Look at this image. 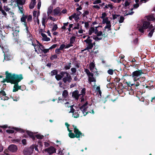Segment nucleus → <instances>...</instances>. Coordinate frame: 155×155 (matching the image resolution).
I'll return each mask as SVG.
<instances>
[{"label":"nucleus","mask_w":155,"mask_h":155,"mask_svg":"<svg viewBox=\"0 0 155 155\" xmlns=\"http://www.w3.org/2000/svg\"><path fill=\"white\" fill-rule=\"evenodd\" d=\"M41 35L43 38V40L46 41H50V38H49L45 34L41 33Z\"/></svg>","instance_id":"obj_17"},{"label":"nucleus","mask_w":155,"mask_h":155,"mask_svg":"<svg viewBox=\"0 0 155 155\" xmlns=\"http://www.w3.org/2000/svg\"><path fill=\"white\" fill-rule=\"evenodd\" d=\"M65 45L64 44H62L61 45V46L59 48L61 50H62L64 48V47L65 48Z\"/></svg>","instance_id":"obj_63"},{"label":"nucleus","mask_w":155,"mask_h":155,"mask_svg":"<svg viewBox=\"0 0 155 155\" xmlns=\"http://www.w3.org/2000/svg\"><path fill=\"white\" fill-rule=\"evenodd\" d=\"M45 152H47L49 154H52L56 152V149L52 146L50 147L45 150Z\"/></svg>","instance_id":"obj_9"},{"label":"nucleus","mask_w":155,"mask_h":155,"mask_svg":"<svg viewBox=\"0 0 155 155\" xmlns=\"http://www.w3.org/2000/svg\"><path fill=\"white\" fill-rule=\"evenodd\" d=\"M74 128V132L75 133V137L79 138L80 137H82V136H84V135L77 128L76 126L73 125Z\"/></svg>","instance_id":"obj_7"},{"label":"nucleus","mask_w":155,"mask_h":155,"mask_svg":"<svg viewBox=\"0 0 155 155\" xmlns=\"http://www.w3.org/2000/svg\"><path fill=\"white\" fill-rule=\"evenodd\" d=\"M102 15L101 18L102 19L104 18L107 15V14L105 12L103 13Z\"/></svg>","instance_id":"obj_64"},{"label":"nucleus","mask_w":155,"mask_h":155,"mask_svg":"<svg viewBox=\"0 0 155 155\" xmlns=\"http://www.w3.org/2000/svg\"><path fill=\"white\" fill-rule=\"evenodd\" d=\"M85 91H86V89L85 88H83L81 91V94L83 96H84V95L85 94Z\"/></svg>","instance_id":"obj_57"},{"label":"nucleus","mask_w":155,"mask_h":155,"mask_svg":"<svg viewBox=\"0 0 155 155\" xmlns=\"http://www.w3.org/2000/svg\"><path fill=\"white\" fill-rule=\"evenodd\" d=\"M21 90L23 91L25 90L26 89V87L24 85H21Z\"/></svg>","instance_id":"obj_61"},{"label":"nucleus","mask_w":155,"mask_h":155,"mask_svg":"<svg viewBox=\"0 0 155 155\" xmlns=\"http://www.w3.org/2000/svg\"><path fill=\"white\" fill-rule=\"evenodd\" d=\"M77 114L76 115H75L74 116V118H78L81 115V114L82 113L79 110H77Z\"/></svg>","instance_id":"obj_31"},{"label":"nucleus","mask_w":155,"mask_h":155,"mask_svg":"<svg viewBox=\"0 0 155 155\" xmlns=\"http://www.w3.org/2000/svg\"><path fill=\"white\" fill-rule=\"evenodd\" d=\"M17 6L18 8H19V10H20V12L21 13L23 14V7L22 6V7H20L19 6V5H17Z\"/></svg>","instance_id":"obj_54"},{"label":"nucleus","mask_w":155,"mask_h":155,"mask_svg":"<svg viewBox=\"0 0 155 155\" xmlns=\"http://www.w3.org/2000/svg\"><path fill=\"white\" fill-rule=\"evenodd\" d=\"M36 4V2H31V3H30L29 5V8H30L31 9H33L35 7V5Z\"/></svg>","instance_id":"obj_32"},{"label":"nucleus","mask_w":155,"mask_h":155,"mask_svg":"<svg viewBox=\"0 0 155 155\" xmlns=\"http://www.w3.org/2000/svg\"><path fill=\"white\" fill-rule=\"evenodd\" d=\"M13 28H12V30L13 31L14 30V32L15 33L16 35H18L17 34L18 33L19 31V30L18 28H15L14 30L13 29Z\"/></svg>","instance_id":"obj_48"},{"label":"nucleus","mask_w":155,"mask_h":155,"mask_svg":"<svg viewBox=\"0 0 155 155\" xmlns=\"http://www.w3.org/2000/svg\"><path fill=\"white\" fill-rule=\"evenodd\" d=\"M11 97H12L14 101H17L19 100V97L17 96H13L12 97V96H11Z\"/></svg>","instance_id":"obj_43"},{"label":"nucleus","mask_w":155,"mask_h":155,"mask_svg":"<svg viewBox=\"0 0 155 155\" xmlns=\"http://www.w3.org/2000/svg\"><path fill=\"white\" fill-rule=\"evenodd\" d=\"M130 5V3L127 1H126L125 4H124V6L125 7H127L129 6Z\"/></svg>","instance_id":"obj_62"},{"label":"nucleus","mask_w":155,"mask_h":155,"mask_svg":"<svg viewBox=\"0 0 155 155\" xmlns=\"http://www.w3.org/2000/svg\"><path fill=\"white\" fill-rule=\"evenodd\" d=\"M138 43V39L137 38L134 40L133 41V43L134 45H137Z\"/></svg>","instance_id":"obj_45"},{"label":"nucleus","mask_w":155,"mask_h":155,"mask_svg":"<svg viewBox=\"0 0 155 155\" xmlns=\"http://www.w3.org/2000/svg\"><path fill=\"white\" fill-rule=\"evenodd\" d=\"M97 35V36H103L104 35H105V33H104V34H103V32L101 31H97V33L96 34H95Z\"/></svg>","instance_id":"obj_34"},{"label":"nucleus","mask_w":155,"mask_h":155,"mask_svg":"<svg viewBox=\"0 0 155 155\" xmlns=\"http://www.w3.org/2000/svg\"><path fill=\"white\" fill-rule=\"evenodd\" d=\"M5 74L6 75V78L5 79L4 78L3 80L1 81L2 83H4L6 82L7 83H11L16 75L15 73L11 74V73H9L8 71L5 72Z\"/></svg>","instance_id":"obj_3"},{"label":"nucleus","mask_w":155,"mask_h":155,"mask_svg":"<svg viewBox=\"0 0 155 155\" xmlns=\"http://www.w3.org/2000/svg\"><path fill=\"white\" fill-rule=\"evenodd\" d=\"M16 37L14 39V41L17 44H19L20 45H21V41L19 39L18 35H16Z\"/></svg>","instance_id":"obj_16"},{"label":"nucleus","mask_w":155,"mask_h":155,"mask_svg":"<svg viewBox=\"0 0 155 155\" xmlns=\"http://www.w3.org/2000/svg\"><path fill=\"white\" fill-rule=\"evenodd\" d=\"M28 16L26 15H25L24 14L22 15V17L21 18V22H24L26 21V19L27 18Z\"/></svg>","instance_id":"obj_27"},{"label":"nucleus","mask_w":155,"mask_h":155,"mask_svg":"<svg viewBox=\"0 0 155 155\" xmlns=\"http://www.w3.org/2000/svg\"><path fill=\"white\" fill-rule=\"evenodd\" d=\"M60 74L63 76L62 80L63 82L66 83L68 81V83H70L72 80V78L71 76L69 74V73L66 71H62L60 72Z\"/></svg>","instance_id":"obj_5"},{"label":"nucleus","mask_w":155,"mask_h":155,"mask_svg":"<svg viewBox=\"0 0 155 155\" xmlns=\"http://www.w3.org/2000/svg\"><path fill=\"white\" fill-rule=\"evenodd\" d=\"M146 17L147 20L148 21H153L155 20V18L153 16L151 15L147 16Z\"/></svg>","instance_id":"obj_20"},{"label":"nucleus","mask_w":155,"mask_h":155,"mask_svg":"<svg viewBox=\"0 0 155 155\" xmlns=\"http://www.w3.org/2000/svg\"><path fill=\"white\" fill-rule=\"evenodd\" d=\"M81 94H79V91L78 90H75L72 93V96L74 97L76 100H78L79 96Z\"/></svg>","instance_id":"obj_11"},{"label":"nucleus","mask_w":155,"mask_h":155,"mask_svg":"<svg viewBox=\"0 0 155 155\" xmlns=\"http://www.w3.org/2000/svg\"><path fill=\"white\" fill-rule=\"evenodd\" d=\"M87 108V107H84L82 109V110H81V111L82 113L84 114V116H85L89 113L88 111L86 112V110Z\"/></svg>","instance_id":"obj_24"},{"label":"nucleus","mask_w":155,"mask_h":155,"mask_svg":"<svg viewBox=\"0 0 155 155\" xmlns=\"http://www.w3.org/2000/svg\"><path fill=\"white\" fill-rule=\"evenodd\" d=\"M71 71L73 74L75 73L76 72V69L75 68H71Z\"/></svg>","instance_id":"obj_58"},{"label":"nucleus","mask_w":155,"mask_h":155,"mask_svg":"<svg viewBox=\"0 0 155 155\" xmlns=\"http://www.w3.org/2000/svg\"><path fill=\"white\" fill-rule=\"evenodd\" d=\"M36 137L38 139H42L44 138V136L39 134H38L35 135V138Z\"/></svg>","instance_id":"obj_35"},{"label":"nucleus","mask_w":155,"mask_h":155,"mask_svg":"<svg viewBox=\"0 0 155 155\" xmlns=\"http://www.w3.org/2000/svg\"><path fill=\"white\" fill-rule=\"evenodd\" d=\"M6 132L9 134H12L14 132V131L13 130L9 129L7 130Z\"/></svg>","instance_id":"obj_53"},{"label":"nucleus","mask_w":155,"mask_h":155,"mask_svg":"<svg viewBox=\"0 0 155 155\" xmlns=\"http://www.w3.org/2000/svg\"><path fill=\"white\" fill-rule=\"evenodd\" d=\"M95 67L94 63L93 62L90 63L89 65L90 69L91 71L93 70Z\"/></svg>","instance_id":"obj_33"},{"label":"nucleus","mask_w":155,"mask_h":155,"mask_svg":"<svg viewBox=\"0 0 155 155\" xmlns=\"http://www.w3.org/2000/svg\"><path fill=\"white\" fill-rule=\"evenodd\" d=\"M47 19V16L46 15H44L42 18V25L45 27V23L46 22V20Z\"/></svg>","instance_id":"obj_25"},{"label":"nucleus","mask_w":155,"mask_h":155,"mask_svg":"<svg viewBox=\"0 0 155 155\" xmlns=\"http://www.w3.org/2000/svg\"><path fill=\"white\" fill-rule=\"evenodd\" d=\"M61 9L60 7H58L53 10L54 15L60 16L61 15Z\"/></svg>","instance_id":"obj_10"},{"label":"nucleus","mask_w":155,"mask_h":155,"mask_svg":"<svg viewBox=\"0 0 155 155\" xmlns=\"http://www.w3.org/2000/svg\"><path fill=\"white\" fill-rule=\"evenodd\" d=\"M3 8L4 10L6 12L9 11L11 9V8H9L8 5L4 6L3 7Z\"/></svg>","instance_id":"obj_44"},{"label":"nucleus","mask_w":155,"mask_h":155,"mask_svg":"<svg viewBox=\"0 0 155 155\" xmlns=\"http://www.w3.org/2000/svg\"><path fill=\"white\" fill-rule=\"evenodd\" d=\"M109 19L107 17L105 18H103L102 21V23L103 24H105V23L109 21Z\"/></svg>","instance_id":"obj_42"},{"label":"nucleus","mask_w":155,"mask_h":155,"mask_svg":"<svg viewBox=\"0 0 155 155\" xmlns=\"http://www.w3.org/2000/svg\"><path fill=\"white\" fill-rule=\"evenodd\" d=\"M23 79V77L22 74H16L14 78V79H13L11 83L12 84H14L13 89V92H15L18 91V84Z\"/></svg>","instance_id":"obj_2"},{"label":"nucleus","mask_w":155,"mask_h":155,"mask_svg":"<svg viewBox=\"0 0 155 155\" xmlns=\"http://www.w3.org/2000/svg\"><path fill=\"white\" fill-rule=\"evenodd\" d=\"M87 38L86 40H84V42H86L87 44L92 43V40L90 38L92 37V36L90 37L89 36H87Z\"/></svg>","instance_id":"obj_18"},{"label":"nucleus","mask_w":155,"mask_h":155,"mask_svg":"<svg viewBox=\"0 0 155 155\" xmlns=\"http://www.w3.org/2000/svg\"><path fill=\"white\" fill-rule=\"evenodd\" d=\"M105 23L106 24V25L105 26V27L104 28V29L103 31L104 32L105 31V29L107 28L108 29L109 31H110L111 29V25L110 21H108L107 22Z\"/></svg>","instance_id":"obj_14"},{"label":"nucleus","mask_w":155,"mask_h":155,"mask_svg":"<svg viewBox=\"0 0 155 155\" xmlns=\"http://www.w3.org/2000/svg\"><path fill=\"white\" fill-rule=\"evenodd\" d=\"M76 39V37L74 36L71 37L70 39V43L72 45L74 43Z\"/></svg>","instance_id":"obj_30"},{"label":"nucleus","mask_w":155,"mask_h":155,"mask_svg":"<svg viewBox=\"0 0 155 155\" xmlns=\"http://www.w3.org/2000/svg\"><path fill=\"white\" fill-rule=\"evenodd\" d=\"M94 32L95 33L94 28L91 27L88 31V34L89 35H91Z\"/></svg>","instance_id":"obj_28"},{"label":"nucleus","mask_w":155,"mask_h":155,"mask_svg":"<svg viewBox=\"0 0 155 155\" xmlns=\"http://www.w3.org/2000/svg\"><path fill=\"white\" fill-rule=\"evenodd\" d=\"M88 103L87 101L83 105L79 107V109L80 110H82L84 108L87 107H86L87 105L88 104Z\"/></svg>","instance_id":"obj_38"},{"label":"nucleus","mask_w":155,"mask_h":155,"mask_svg":"<svg viewBox=\"0 0 155 155\" xmlns=\"http://www.w3.org/2000/svg\"><path fill=\"white\" fill-rule=\"evenodd\" d=\"M68 136L69 137L71 138H74L75 137V134L72 132L71 133H69L68 134Z\"/></svg>","instance_id":"obj_40"},{"label":"nucleus","mask_w":155,"mask_h":155,"mask_svg":"<svg viewBox=\"0 0 155 155\" xmlns=\"http://www.w3.org/2000/svg\"><path fill=\"white\" fill-rule=\"evenodd\" d=\"M124 20V18L123 16H121L120 18V19L119 21V22L120 23H122Z\"/></svg>","instance_id":"obj_52"},{"label":"nucleus","mask_w":155,"mask_h":155,"mask_svg":"<svg viewBox=\"0 0 155 155\" xmlns=\"http://www.w3.org/2000/svg\"><path fill=\"white\" fill-rule=\"evenodd\" d=\"M114 71V70L112 69H110L107 71V72L109 74L112 75L113 74Z\"/></svg>","instance_id":"obj_39"},{"label":"nucleus","mask_w":155,"mask_h":155,"mask_svg":"<svg viewBox=\"0 0 155 155\" xmlns=\"http://www.w3.org/2000/svg\"><path fill=\"white\" fill-rule=\"evenodd\" d=\"M71 67V62L68 63V65H65L64 68L66 70H68L70 69V68Z\"/></svg>","instance_id":"obj_36"},{"label":"nucleus","mask_w":155,"mask_h":155,"mask_svg":"<svg viewBox=\"0 0 155 155\" xmlns=\"http://www.w3.org/2000/svg\"><path fill=\"white\" fill-rule=\"evenodd\" d=\"M2 89L3 88H1V91H0V94H1L3 96H4L5 97L6 99H5V100H8L9 99V97L6 96V94L5 93V91H3V90L4 89V88Z\"/></svg>","instance_id":"obj_19"},{"label":"nucleus","mask_w":155,"mask_h":155,"mask_svg":"<svg viewBox=\"0 0 155 155\" xmlns=\"http://www.w3.org/2000/svg\"><path fill=\"white\" fill-rule=\"evenodd\" d=\"M58 73V70L57 69H54L51 71L49 73V74L51 76H53L54 75H56Z\"/></svg>","instance_id":"obj_22"},{"label":"nucleus","mask_w":155,"mask_h":155,"mask_svg":"<svg viewBox=\"0 0 155 155\" xmlns=\"http://www.w3.org/2000/svg\"><path fill=\"white\" fill-rule=\"evenodd\" d=\"M58 28V27L57 25L56 24H55L54 25V26L52 29L51 31H55L57 30V29Z\"/></svg>","instance_id":"obj_50"},{"label":"nucleus","mask_w":155,"mask_h":155,"mask_svg":"<svg viewBox=\"0 0 155 155\" xmlns=\"http://www.w3.org/2000/svg\"><path fill=\"white\" fill-rule=\"evenodd\" d=\"M23 1L22 0H16V3L18 5H24L25 2V0H23Z\"/></svg>","instance_id":"obj_21"},{"label":"nucleus","mask_w":155,"mask_h":155,"mask_svg":"<svg viewBox=\"0 0 155 155\" xmlns=\"http://www.w3.org/2000/svg\"><path fill=\"white\" fill-rule=\"evenodd\" d=\"M27 21L28 22H31L32 20V16L31 15H29L27 17Z\"/></svg>","instance_id":"obj_49"},{"label":"nucleus","mask_w":155,"mask_h":155,"mask_svg":"<svg viewBox=\"0 0 155 155\" xmlns=\"http://www.w3.org/2000/svg\"><path fill=\"white\" fill-rule=\"evenodd\" d=\"M73 24H70L69 25V28L68 29V31L69 32H70L71 31V28L73 27Z\"/></svg>","instance_id":"obj_60"},{"label":"nucleus","mask_w":155,"mask_h":155,"mask_svg":"<svg viewBox=\"0 0 155 155\" xmlns=\"http://www.w3.org/2000/svg\"><path fill=\"white\" fill-rule=\"evenodd\" d=\"M101 0H96L93 2V4H99L101 3Z\"/></svg>","instance_id":"obj_51"},{"label":"nucleus","mask_w":155,"mask_h":155,"mask_svg":"<svg viewBox=\"0 0 155 155\" xmlns=\"http://www.w3.org/2000/svg\"><path fill=\"white\" fill-rule=\"evenodd\" d=\"M143 74L144 73L141 69L140 70L138 69V70L134 71L132 72L131 76L134 78L133 80L134 81H140V77L139 78V77Z\"/></svg>","instance_id":"obj_4"},{"label":"nucleus","mask_w":155,"mask_h":155,"mask_svg":"<svg viewBox=\"0 0 155 155\" xmlns=\"http://www.w3.org/2000/svg\"><path fill=\"white\" fill-rule=\"evenodd\" d=\"M112 16H113V19L115 20V19L117 18V17H119L120 16V15H116V14L113 15Z\"/></svg>","instance_id":"obj_56"},{"label":"nucleus","mask_w":155,"mask_h":155,"mask_svg":"<svg viewBox=\"0 0 155 155\" xmlns=\"http://www.w3.org/2000/svg\"><path fill=\"white\" fill-rule=\"evenodd\" d=\"M8 128L12 129L14 130H15L16 131L18 132L21 133H24L25 132V130H24L23 129H21V128H19L18 127H13L12 128H11L10 127H8Z\"/></svg>","instance_id":"obj_15"},{"label":"nucleus","mask_w":155,"mask_h":155,"mask_svg":"<svg viewBox=\"0 0 155 155\" xmlns=\"http://www.w3.org/2000/svg\"><path fill=\"white\" fill-rule=\"evenodd\" d=\"M57 57L58 56L57 54H54L52 55L51 56L50 58V59L51 61H53L54 59H56Z\"/></svg>","instance_id":"obj_41"},{"label":"nucleus","mask_w":155,"mask_h":155,"mask_svg":"<svg viewBox=\"0 0 155 155\" xmlns=\"http://www.w3.org/2000/svg\"><path fill=\"white\" fill-rule=\"evenodd\" d=\"M0 11L1 12L2 14L4 15V16L5 17H6V16L7 15V14L6 13V12H5V11L4 10L2 9Z\"/></svg>","instance_id":"obj_59"},{"label":"nucleus","mask_w":155,"mask_h":155,"mask_svg":"<svg viewBox=\"0 0 155 155\" xmlns=\"http://www.w3.org/2000/svg\"><path fill=\"white\" fill-rule=\"evenodd\" d=\"M87 44L88 45L87 47V49H91L93 47V45L92 44V43Z\"/></svg>","instance_id":"obj_46"},{"label":"nucleus","mask_w":155,"mask_h":155,"mask_svg":"<svg viewBox=\"0 0 155 155\" xmlns=\"http://www.w3.org/2000/svg\"><path fill=\"white\" fill-rule=\"evenodd\" d=\"M57 46V44H54L49 48V49L50 50L52 49L55 48Z\"/></svg>","instance_id":"obj_55"},{"label":"nucleus","mask_w":155,"mask_h":155,"mask_svg":"<svg viewBox=\"0 0 155 155\" xmlns=\"http://www.w3.org/2000/svg\"><path fill=\"white\" fill-rule=\"evenodd\" d=\"M63 77V76L61 74H58L55 75V78L57 81H59L61 80Z\"/></svg>","instance_id":"obj_29"},{"label":"nucleus","mask_w":155,"mask_h":155,"mask_svg":"<svg viewBox=\"0 0 155 155\" xmlns=\"http://www.w3.org/2000/svg\"><path fill=\"white\" fill-rule=\"evenodd\" d=\"M34 149V145H32L29 148H25L23 150L25 155H31Z\"/></svg>","instance_id":"obj_6"},{"label":"nucleus","mask_w":155,"mask_h":155,"mask_svg":"<svg viewBox=\"0 0 155 155\" xmlns=\"http://www.w3.org/2000/svg\"><path fill=\"white\" fill-rule=\"evenodd\" d=\"M8 149L12 152L15 153L17 151L18 148L16 145L14 144H11L8 146Z\"/></svg>","instance_id":"obj_8"},{"label":"nucleus","mask_w":155,"mask_h":155,"mask_svg":"<svg viewBox=\"0 0 155 155\" xmlns=\"http://www.w3.org/2000/svg\"><path fill=\"white\" fill-rule=\"evenodd\" d=\"M88 77V81L90 82H95L96 81L95 79L94 78V74L91 72L87 75Z\"/></svg>","instance_id":"obj_12"},{"label":"nucleus","mask_w":155,"mask_h":155,"mask_svg":"<svg viewBox=\"0 0 155 155\" xmlns=\"http://www.w3.org/2000/svg\"><path fill=\"white\" fill-rule=\"evenodd\" d=\"M41 50L44 53V54H46L48 52H49V50L50 49H49V48L48 49H41Z\"/></svg>","instance_id":"obj_47"},{"label":"nucleus","mask_w":155,"mask_h":155,"mask_svg":"<svg viewBox=\"0 0 155 155\" xmlns=\"http://www.w3.org/2000/svg\"><path fill=\"white\" fill-rule=\"evenodd\" d=\"M73 16H74L73 18H74L76 21H77L79 19V16L76 13H74L73 15Z\"/></svg>","instance_id":"obj_37"},{"label":"nucleus","mask_w":155,"mask_h":155,"mask_svg":"<svg viewBox=\"0 0 155 155\" xmlns=\"http://www.w3.org/2000/svg\"><path fill=\"white\" fill-rule=\"evenodd\" d=\"M62 95L63 97L66 98L68 95V92L67 90H64L63 91Z\"/></svg>","instance_id":"obj_26"},{"label":"nucleus","mask_w":155,"mask_h":155,"mask_svg":"<svg viewBox=\"0 0 155 155\" xmlns=\"http://www.w3.org/2000/svg\"><path fill=\"white\" fill-rule=\"evenodd\" d=\"M26 132L28 135L33 140H35V135L33 132H30L28 130H27Z\"/></svg>","instance_id":"obj_13"},{"label":"nucleus","mask_w":155,"mask_h":155,"mask_svg":"<svg viewBox=\"0 0 155 155\" xmlns=\"http://www.w3.org/2000/svg\"><path fill=\"white\" fill-rule=\"evenodd\" d=\"M146 29H147V32L150 31L148 34V36L149 38L152 37L155 30V25H153L152 24H150V22L144 21L142 24L138 27V30L142 35L144 34V30Z\"/></svg>","instance_id":"obj_1"},{"label":"nucleus","mask_w":155,"mask_h":155,"mask_svg":"<svg viewBox=\"0 0 155 155\" xmlns=\"http://www.w3.org/2000/svg\"><path fill=\"white\" fill-rule=\"evenodd\" d=\"M53 8V6L52 5H51L48 8L47 14L49 16L50 14H51Z\"/></svg>","instance_id":"obj_23"}]
</instances>
